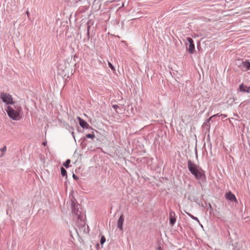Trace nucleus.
<instances>
[{
	"label": "nucleus",
	"instance_id": "f257e3e1",
	"mask_svg": "<svg viewBox=\"0 0 250 250\" xmlns=\"http://www.w3.org/2000/svg\"><path fill=\"white\" fill-rule=\"evenodd\" d=\"M5 110L8 117L14 121H19L22 118V109L20 104L9 105L6 106Z\"/></svg>",
	"mask_w": 250,
	"mask_h": 250
},
{
	"label": "nucleus",
	"instance_id": "f03ea898",
	"mask_svg": "<svg viewBox=\"0 0 250 250\" xmlns=\"http://www.w3.org/2000/svg\"><path fill=\"white\" fill-rule=\"evenodd\" d=\"M0 99L6 104V106L15 104L12 96L6 92H1L0 94Z\"/></svg>",
	"mask_w": 250,
	"mask_h": 250
},
{
	"label": "nucleus",
	"instance_id": "7ed1b4c3",
	"mask_svg": "<svg viewBox=\"0 0 250 250\" xmlns=\"http://www.w3.org/2000/svg\"><path fill=\"white\" fill-rule=\"evenodd\" d=\"M187 40L189 43V47L188 49V51L190 54H193L195 51V46L194 44V42L193 40L189 37H188L187 38Z\"/></svg>",
	"mask_w": 250,
	"mask_h": 250
},
{
	"label": "nucleus",
	"instance_id": "20e7f679",
	"mask_svg": "<svg viewBox=\"0 0 250 250\" xmlns=\"http://www.w3.org/2000/svg\"><path fill=\"white\" fill-rule=\"evenodd\" d=\"M191 173L198 180L201 179L203 176L205 177V175L204 174V173L198 169L196 170V171H194V172H191Z\"/></svg>",
	"mask_w": 250,
	"mask_h": 250
},
{
	"label": "nucleus",
	"instance_id": "39448f33",
	"mask_svg": "<svg viewBox=\"0 0 250 250\" xmlns=\"http://www.w3.org/2000/svg\"><path fill=\"white\" fill-rule=\"evenodd\" d=\"M77 119L79 121V124L81 127L85 128H91V127L88 125V124L83 120L80 117H78Z\"/></svg>",
	"mask_w": 250,
	"mask_h": 250
},
{
	"label": "nucleus",
	"instance_id": "423d86ee",
	"mask_svg": "<svg viewBox=\"0 0 250 250\" xmlns=\"http://www.w3.org/2000/svg\"><path fill=\"white\" fill-rule=\"evenodd\" d=\"M188 168L190 172H194L198 169L197 166L191 161H188Z\"/></svg>",
	"mask_w": 250,
	"mask_h": 250
},
{
	"label": "nucleus",
	"instance_id": "0eeeda50",
	"mask_svg": "<svg viewBox=\"0 0 250 250\" xmlns=\"http://www.w3.org/2000/svg\"><path fill=\"white\" fill-rule=\"evenodd\" d=\"M124 222V215L122 214L120 216V217L118 220V222H117V226L121 230H123V225Z\"/></svg>",
	"mask_w": 250,
	"mask_h": 250
},
{
	"label": "nucleus",
	"instance_id": "6e6552de",
	"mask_svg": "<svg viewBox=\"0 0 250 250\" xmlns=\"http://www.w3.org/2000/svg\"><path fill=\"white\" fill-rule=\"evenodd\" d=\"M169 220L170 224L173 226L176 222L175 213L174 211H170L169 213Z\"/></svg>",
	"mask_w": 250,
	"mask_h": 250
},
{
	"label": "nucleus",
	"instance_id": "1a4fd4ad",
	"mask_svg": "<svg viewBox=\"0 0 250 250\" xmlns=\"http://www.w3.org/2000/svg\"><path fill=\"white\" fill-rule=\"evenodd\" d=\"M226 197L227 199L230 201H236V199L235 195L233 194H232L230 191L226 193Z\"/></svg>",
	"mask_w": 250,
	"mask_h": 250
},
{
	"label": "nucleus",
	"instance_id": "9d476101",
	"mask_svg": "<svg viewBox=\"0 0 250 250\" xmlns=\"http://www.w3.org/2000/svg\"><path fill=\"white\" fill-rule=\"evenodd\" d=\"M239 89L242 92L250 93V86H245L243 83L239 85Z\"/></svg>",
	"mask_w": 250,
	"mask_h": 250
},
{
	"label": "nucleus",
	"instance_id": "9b49d317",
	"mask_svg": "<svg viewBox=\"0 0 250 250\" xmlns=\"http://www.w3.org/2000/svg\"><path fill=\"white\" fill-rule=\"evenodd\" d=\"M242 67L246 68L245 70L247 71L250 70V62L247 61L243 62H242Z\"/></svg>",
	"mask_w": 250,
	"mask_h": 250
},
{
	"label": "nucleus",
	"instance_id": "f8f14e48",
	"mask_svg": "<svg viewBox=\"0 0 250 250\" xmlns=\"http://www.w3.org/2000/svg\"><path fill=\"white\" fill-rule=\"evenodd\" d=\"M61 174L62 176H66V175H67L66 171L63 167H62L61 168Z\"/></svg>",
	"mask_w": 250,
	"mask_h": 250
},
{
	"label": "nucleus",
	"instance_id": "ddd939ff",
	"mask_svg": "<svg viewBox=\"0 0 250 250\" xmlns=\"http://www.w3.org/2000/svg\"><path fill=\"white\" fill-rule=\"evenodd\" d=\"M188 215L190 216L192 219H194V220L197 221L199 223H200V221L199 219L196 217L192 215V214H190L189 213L187 212Z\"/></svg>",
	"mask_w": 250,
	"mask_h": 250
},
{
	"label": "nucleus",
	"instance_id": "4468645a",
	"mask_svg": "<svg viewBox=\"0 0 250 250\" xmlns=\"http://www.w3.org/2000/svg\"><path fill=\"white\" fill-rule=\"evenodd\" d=\"M86 137L87 138H90V139H94L95 138V135L93 132H92V134H88L86 135Z\"/></svg>",
	"mask_w": 250,
	"mask_h": 250
},
{
	"label": "nucleus",
	"instance_id": "2eb2a0df",
	"mask_svg": "<svg viewBox=\"0 0 250 250\" xmlns=\"http://www.w3.org/2000/svg\"><path fill=\"white\" fill-rule=\"evenodd\" d=\"M70 163V160L69 159H68L66 161V162L63 164V166L66 167H69V165Z\"/></svg>",
	"mask_w": 250,
	"mask_h": 250
},
{
	"label": "nucleus",
	"instance_id": "dca6fc26",
	"mask_svg": "<svg viewBox=\"0 0 250 250\" xmlns=\"http://www.w3.org/2000/svg\"><path fill=\"white\" fill-rule=\"evenodd\" d=\"M105 242V238L104 236H102L101 239L100 243L103 245Z\"/></svg>",
	"mask_w": 250,
	"mask_h": 250
},
{
	"label": "nucleus",
	"instance_id": "f3484780",
	"mask_svg": "<svg viewBox=\"0 0 250 250\" xmlns=\"http://www.w3.org/2000/svg\"><path fill=\"white\" fill-rule=\"evenodd\" d=\"M108 66L112 70H114L115 71V69L114 68V67L113 66V65L111 64V62H108Z\"/></svg>",
	"mask_w": 250,
	"mask_h": 250
},
{
	"label": "nucleus",
	"instance_id": "a211bd4d",
	"mask_svg": "<svg viewBox=\"0 0 250 250\" xmlns=\"http://www.w3.org/2000/svg\"><path fill=\"white\" fill-rule=\"evenodd\" d=\"M0 150L2 152V154H1V156H2L3 155V153L6 151V146H4L3 148H2Z\"/></svg>",
	"mask_w": 250,
	"mask_h": 250
},
{
	"label": "nucleus",
	"instance_id": "6ab92c4d",
	"mask_svg": "<svg viewBox=\"0 0 250 250\" xmlns=\"http://www.w3.org/2000/svg\"><path fill=\"white\" fill-rule=\"evenodd\" d=\"M73 212L74 213L76 214V215H77L78 216H80V213H79L78 210H77V211H76L75 209H74L73 210Z\"/></svg>",
	"mask_w": 250,
	"mask_h": 250
},
{
	"label": "nucleus",
	"instance_id": "aec40b11",
	"mask_svg": "<svg viewBox=\"0 0 250 250\" xmlns=\"http://www.w3.org/2000/svg\"><path fill=\"white\" fill-rule=\"evenodd\" d=\"M73 177L74 179H77V176H76L75 174H73Z\"/></svg>",
	"mask_w": 250,
	"mask_h": 250
},
{
	"label": "nucleus",
	"instance_id": "412c9836",
	"mask_svg": "<svg viewBox=\"0 0 250 250\" xmlns=\"http://www.w3.org/2000/svg\"><path fill=\"white\" fill-rule=\"evenodd\" d=\"M26 14H27V16H28V17H29V15H30V14H29V12H28V11L26 12Z\"/></svg>",
	"mask_w": 250,
	"mask_h": 250
}]
</instances>
